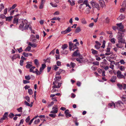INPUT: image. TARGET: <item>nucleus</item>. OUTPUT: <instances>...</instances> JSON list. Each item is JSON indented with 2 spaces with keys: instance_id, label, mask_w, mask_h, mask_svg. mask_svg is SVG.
Returning a JSON list of instances; mask_svg holds the SVG:
<instances>
[{
  "instance_id": "obj_1",
  "label": "nucleus",
  "mask_w": 126,
  "mask_h": 126,
  "mask_svg": "<svg viewBox=\"0 0 126 126\" xmlns=\"http://www.w3.org/2000/svg\"><path fill=\"white\" fill-rule=\"evenodd\" d=\"M28 22V21L26 19H19L18 20V18L16 17L14 18L13 21V23L16 25L21 23L19 27V28L22 31L28 29V28L31 30L32 28L31 25L27 24Z\"/></svg>"
},
{
  "instance_id": "obj_2",
  "label": "nucleus",
  "mask_w": 126,
  "mask_h": 126,
  "mask_svg": "<svg viewBox=\"0 0 126 126\" xmlns=\"http://www.w3.org/2000/svg\"><path fill=\"white\" fill-rule=\"evenodd\" d=\"M90 3L93 7L96 8L98 10L100 9V8L99 4L96 2L94 1L93 0H92L90 1Z\"/></svg>"
},
{
  "instance_id": "obj_3",
  "label": "nucleus",
  "mask_w": 126,
  "mask_h": 126,
  "mask_svg": "<svg viewBox=\"0 0 126 126\" xmlns=\"http://www.w3.org/2000/svg\"><path fill=\"white\" fill-rule=\"evenodd\" d=\"M62 84V83H59L57 81L55 80L53 82V84L54 85L52 87V88H59L60 87Z\"/></svg>"
},
{
  "instance_id": "obj_4",
  "label": "nucleus",
  "mask_w": 126,
  "mask_h": 126,
  "mask_svg": "<svg viewBox=\"0 0 126 126\" xmlns=\"http://www.w3.org/2000/svg\"><path fill=\"white\" fill-rule=\"evenodd\" d=\"M84 3L86 5V7H88L89 8L87 9V10L86 12L87 14H88L90 13V9H91V7L89 5L88 1L87 0H86L84 1Z\"/></svg>"
},
{
  "instance_id": "obj_5",
  "label": "nucleus",
  "mask_w": 126,
  "mask_h": 126,
  "mask_svg": "<svg viewBox=\"0 0 126 126\" xmlns=\"http://www.w3.org/2000/svg\"><path fill=\"white\" fill-rule=\"evenodd\" d=\"M120 70H118L117 72V77L119 79L123 78L125 79V77L124 75L122 74Z\"/></svg>"
},
{
  "instance_id": "obj_6",
  "label": "nucleus",
  "mask_w": 126,
  "mask_h": 126,
  "mask_svg": "<svg viewBox=\"0 0 126 126\" xmlns=\"http://www.w3.org/2000/svg\"><path fill=\"white\" fill-rule=\"evenodd\" d=\"M117 25L118 26V28L119 29L120 31L123 32L125 31V30H122L124 28V26L121 23L117 24Z\"/></svg>"
},
{
  "instance_id": "obj_7",
  "label": "nucleus",
  "mask_w": 126,
  "mask_h": 126,
  "mask_svg": "<svg viewBox=\"0 0 126 126\" xmlns=\"http://www.w3.org/2000/svg\"><path fill=\"white\" fill-rule=\"evenodd\" d=\"M85 4L83 3L82 4H81L79 6V8L80 10H79V11L80 12H81L85 8Z\"/></svg>"
},
{
  "instance_id": "obj_8",
  "label": "nucleus",
  "mask_w": 126,
  "mask_h": 126,
  "mask_svg": "<svg viewBox=\"0 0 126 126\" xmlns=\"http://www.w3.org/2000/svg\"><path fill=\"white\" fill-rule=\"evenodd\" d=\"M52 111H50L51 113H57L58 112V108L57 106H55L53 107L52 108Z\"/></svg>"
},
{
  "instance_id": "obj_9",
  "label": "nucleus",
  "mask_w": 126,
  "mask_h": 126,
  "mask_svg": "<svg viewBox=\"0 0 126 126\" xmlns=\"http://www.w3.org/2000/svg\"><path fill=\"white\" fill-rule=\"evenodd\" d=\"M95 43L96 44L94 46V47L96 49H99L100 48L101 44L97 41H96Z\"/></svg>"
},
{
  "instance_id": "obj_10",
  "label": "nucleus",
  "mask_w": 126,
  "mask_h": 126,
  "mask_svg": "<svg viewBox=\"0 0 126 126\" xmlns=\"http://www.w3.org/2000/svg\"><path fill=\"white\" fill-rule=\"evenodd\" d=\"M124 36V33L123 32H121L120 31L118 32V35L117 36V39H118V37L119 38H122Z\"/></svg>"
},
{
  "instance_id": "obj_11",
  "label": "nucleus",
  "mask_w": 126,
  "mask_h": 126,
  "mask_svg": "<svg viewBox=\"0 0 126 126\" xmlns=\"http://www.w3.org/2000/svg\"><path fill=\"white\" fill-rule=\"evenodd\" d=\"M78 50H77L76 51L74 52L72 56V57H73L74 56H80V53L79 52H78Z\"/></svg>"
},
{
  "instance_id": "obj_12",
  "label": "nucleus",
  "mask_w": 126,
  "mask_h": 126,
  "mask_svg": "<svg viewBox=\"0 0 126 126\" xmlns=\"http://www.w3.org/2000/svg\"><path fill=\"white\" fill-rule=\"evenodd\" d=\"M17 58H20V56L19 54H17L14 55L12 57V61H13L14 60L16 59Z\"/></svg>"
},
{
  "instance_id": "obj_13",
  "label": "nucleus",
  "mask_w": 126,
  "mask_h": 126,
  "mask_svg": "<svg viewBox=\"0 0 126 126\" xmlns=\"http://www.w3.org/2000/svg\"><path fill=\"white\" fill-rule=\"evenodd\" d=\"M32 63L30 62L27 63V65L26 66V67L27 68H30L32 66V65L31 64Z\"/></svg>"
},
{
  "instance_id": "obj_14",
  "label": "nucleus",
  "mask_w": 126,
  "mask_h": 126,
  "mask_svg": "<svg viewBox=\"0 0 126 126\" xmlns=\"http://www.w3.org/2000/svg\"><path fill=\"white\" fill-rule=\"evenodd\" d=\"M61 78L60 76H59L56 75L55 78L54 79V80H56L58 81L61 80Z\"/></svg>"
},
{
  "instance_id": "obj_15",
  "label": "nucleus",
  "mask_w": 126,
  "mask_h": 126,
  "mask_svg": "<svg viewBox=\"0 0 126 126\" xmlns=\"http://www.w3.org/2000/svg\"><path fill=\"white\" fill-rule=\"evenodd\" d=\"M118 43H125V40L123 39L122 38H119L118 37Z\"/></svg>"
},
{
  "instance_id": "obj_16",
  "label": "nucleus",
  "mask_w": 126,
  "mask_h": 126,
  "mask_svg": "<svg viewBox=\"0 0 126 126\" xmlns=\"http://www.w3.org/2000/svg\"><path fill=\"white\" fill-rule=\"evenodd\" d=\"M116 76H112L111 79V82L113 83L115 82L116 79Z\"/></svg>"
},
{
  "instance_id": "obj_17",
  "label": "nucleus",
  "mask_w": 126,
  "mask_h": 126,
  "mask_svg": "<svg viewBox=\"0 0 126 126\" xmlns=\"http://www.w3.org/2000/svg\"><path fill=\"white\" fill-rule=\"evenodd\" d=\"M125 18V16L122 15V14H121L119 17L118 18V19L121 20H122L123 19H124Z\"/></svg>"
},
{
  "instance_id": "obj_18",
  "label": "nucleus",
  "mask_w": 126,
  "mask_h": 126,
  "mask_svg": "<svg viewBox=\"0 0 126 126\" xmlns=\"http://www.w3.org/2000/svg\"><path fill=\"white\" fill-rule=\"evenodd\" d=\"M122 43H119L118 44L116 45V46L119 48H122L124 46L122 44Z\"/></svg>"
},
{
  "instance_id": "obj_19",
  "label": "nucleus",
  "mask_w": 126,
  "mask_h": 126,
  "mask_svg": "<svg viewBox=\"0 0 126 126\" xmlns=\"http://www.w3.org/2000/svg\"><path fill=\"white\" fill-rule=\"evenodd\" d=\"M100 5L103 8L105 6V3L104 2L103 0H101L100 2Z\"/></svg>"
},
{
  "instance_id": "obj_20",
  "label": "nucleus",
  "mask_w": 126,
  "mask_h": 126,
  "mask_svg": "<svg viewBox=\"0 0 126 126\" xmlns=\"http://www.w3.org/2000/svg\"><path fill=\"white\" fill-rule=\"evenodd\" d=\"M68 1L70 3V4L72 6H73L75 4V1L74 0H72V1H71L70 0H68Z\"/></svg>"
},
{
  "instance_id": "obj_21",
  "label": "nucleus",
  "mask_w": 126,
  "mask_h": 126,
  "mask_svg": "<svg viewBox=\"0 0 126 126\" xmlns=\"http://www.w3.org/2000/svg\"><path fill=\"white\" fill-rule=\"evenodd\" d=\"M91 50L92 51V53L94 55L95 54H98L97 51L95 50H94V49L92 48L91 49Z\"/></svg>"
},
{
  "instance_id": "obj_22",
  "label": "nucleus",
  "mask_w": 126,
  "mask_h": 126,
  "mask_svg": "<svg viewBox=\"0 0 126 126\" xmlns=\"http://www.w3.org/2000/svg\"><path fill=\"white\" fill-rule=\"evenodd\" d=\"M13 17V16H10L9 17H6L5 19H6V21H10L12 19Z\"/></svg>"
},
{
  "instance_id": "obj_23",
  "label": "nucleus",
  "mask_w": 126,
  "mask_h": 126,
  "mask_svg": "<svg viewBox=\"0 0 126 126\" xmlns=\"http://www.w3.org/2000/svg\"><path fill=\"white\" fill-rule=\"evenodd\" d=\"M118 68L120 70L122 71H124L125 69V67L122 65L119 66Z\"/></svg>"
},
{
  "instance_id": "obj_24",
  "label": "nucleus",
  "mask_w": 126,
  "mask_h": 126,
  "mask_svg": "<svg viewBox=\"0 0 126 126\" xmlns=\"http://www.w3.org/2000/svg\"><path fill=\"white\" fill-rule=\"evenodd\" d=\"M36 71L33 72V73H36L37 75H39L41 73V72L40 71H39L37 69H36Z\"/></svg>"
},
{
  "instance_id": "obj_25",
  "label": "nucleus",
  "mask_w": 126,
  "mask_h": 126,
  "mask_svg": "<svg viewBox=\"0 0 126 126\" xmlns=\"http://www.w3.org/2000/svg\"><path fill=\"white\" fill-rule=\"evenodd\" d=\"M115 64V62L113 61H111V68L112 69H113L114 65L113 64Z\"/></svg>"
},
{
  "instance_id": "obj_26",
  "label": "nucleus",
  "mask_w": 126,
  "mask_h": 126,
  "mask_svg": "<svg viewBox=\"0 0 126 126\" xmlns=\"http://www.w3.org/2000/svg\"><path fill=\"white\" fill-rule=\"evenodd\" d=\"M69 47H70L71 48H73L75 47L73 44L71 42H69Z\"/></svg>"
},
{
  "instance_id": "obj_27",
  "label": "nucleus",
  "mask_w": 126,
  "mask_h": 126,
  "mask_svg": "<svg viewBox=\"0 0 126 126\" xmlns=\"http://www.w3.org/2000/svg\"><path fill=\"white\" fill-rule=\"evenodd\" d=\"M68 47V46L67 44H65L62 46L61 48L63 49V50H64L65 49H66Z\"/></svg>"
},
{
  "instance_id": "obj_28",
  "label": "nucleus",
  "mask_w": 126,
  "mask_h": 126,
  "mask_svg": "<svg viewBox=\"0 0 126 126\" xmlns=\"http://www.w3.org/2000/svg\"><path fill=\"white\" fill-rule=\"evenodd\" d=\"M81 31V29L79 27H78L76 29L75 32L76 33H78L79 32Z\"/></svg>"
},
{
  "instance_id": "obj_29",
  "label": "nucleus",
  "mask_w": 126,
  "mask_h": 126,
  "mask_svg": "<svg viewBox=\"0 0 126 126\" xmlns=\"http://www.w3.org/2000/svg\"><path fill=\"white\" fill-rule=\"evenodd\" d=\"M106 63L102 62L100 64V66L101 67L104 68L105 67V65L106 64Z\"/></svg>"
},
{
  "instance_id": "obj_30",
  "label": "nucleus",
  "mask_w": 126,
  "mask_h": 126,
  "mask_svg": "<svg viewBox=\"0 0 126 126\" xmlns=\"http://www.w3.org/2000/svg\"><path fill=\"white\" fill-rule=\"evenodd\" d=\"M29 45L31 47H37V45L34 44H32L31 42H29Z\"/></svg>"
},
{
  "instance_id": "obj_31",
  "label": "nucleus",
  "mask_w": 126,
  "mask_h": 126,
  "mask_svg": "<svg viewBox=\"0 0 126 126\" xmlns=\"http://www.w3.org/2000/svg\"><path fill=\"white\" fill-rule=\"evenodd\" d=\"M76 60L79 63H81L83 62L82 59L80 58H77Z\"/></svg>"
},
{
  "instance_id": "obj_32",
  "label": "nucleus",
  "mask_w": 126,
  "mask_h": 126,
  "mask_svg": "<svg viewBox=\"0 0 126 126\" xmlns=\"http://www.w3.org/2000/svg\"><path fill=\"white\" fill-rule=\"evenodd\" d=\"M81 23L83 24H85L87 23V22L84 18H82L81 20Z\"/></svg>"
},
{
  "instance_id": "obj_33",
  "label": "nucleus",
  "mask_w": 126,
  "mask_h": 126,
  "mask_svg": "<svg viewBox=\"0 0 126 126\" xmlns=\"http://www.w3.org/2000/svg\"><path fill=\"white\" fill-rule=\"evenodd\" d=\"M68 52L67 50L64 51V50H62L61 52L62 54L65 55L67 54L68 53Z\"/></svg>"
},
{
  "instance_id": "obj_34",
  "label": "nucleus",
  "mask_w": 126,
  "mask_h": 126,
  "mask_svg": "<svg viewBox=\"0 0 126 126\" xmlns=\"http://www.w3.org/2000/svg\"><path fill=\"white\" fill-rule=\"evenodd\" d=\"M24 103L27 106H30V107H32V104H30L28 102L26 101H24Z\"/></svg>"
},
{
  "instance_id": "obj_35",
  "label": "nucleus",
  "mask_w": 126,
  "mask_h": 126,
  "mask_svg": "<svg viewBox=\"0 0 126 126\" xmlns=\"http://www.w3.org/2000/svg\"><path fill=\"white\" fill-rule=\"evenodd\" d=\"M8 113L7 112H5L3 116V117L6 119H8L7 116Z\"/></svg>"
},
{
  "instance_id": "obj_36",
  "label": "nucleus",
  "mask_w": 126,
  "mask_h": 126,
  "mask_svg": "<svg viewBox=\"0 0 126 126\" xmlns=\"http://www.w3.org/2000/svg\"><path fill=\"white\" fill-rule=\"evenodd\" d=\"M34 62L35 64L37 65H39V63L38 60L37 59H35L34 60Z\"/></svg>"
},
{
  "instance_id": "obj_37",
  "label": "nucleus",
  "mask_w": 126,
  "mask_h": 126,
  "mask_svg": "<svg viewBox=\"0 0 126 126\" xmlns=\"http://www.w3.org/2000/svg\"><path fill=\"white\" fill-rule=\"evenodd\" d=\"M115 104L113 102L111 103V108H115Z\"/></svg>"
},
{
  "instance_id": "obj_38",
  "label": "nucleus",
  "mask_w": 126,
  "mask_h": 126,
  "mask_svg": "<svg viewBox=\"0 0 126 126\" xmlns=\"http://www.w3.org/2000/svg\"><path fill=\"white\" fill-rule=\"evenodd\" d=\"M31 47L30 46H28L26 49H25V51H30L31 49Z\"/></svg>"
},
{
  "instance_id": "obj_39",
  "label": "nucleus",
  "mask_w": 126,
  "mask_h": 126,
  "mask_svg": "<svg viewBox=\"0 0 126 126\" xmlns=\"http://www.w3.org/2000/svg\"><path fill=\"white\" fill-rule=\"evenodd\" d=\"M28 93L30 95L32 94L33 93L32 90L31 89H28Z\"/></svg>"
},
{
  "instance_id": "obj_40",
  "label": "nucleus",
  "mask_w": 126,
  "mask_h": 126,
  "mask_svg": "<svg viewBox=\"0 0 126 126\" xmlns=\"http://www.w3.org/2000/svg\"><path fill=\"white\" fill-rule=\"evenodd\" d=\"M67 33L70 32L71 31V27H69L65 30Z\"/></svg>"
},
{
  "instance_id": "obj_41",
  "label": "nucleus",
  "mask_w": 126,
  "mask_h": 126,
  "mask_svg": "<svg viewBox=\"0 0 126 126\" xmlns=\"http://www.w3.org/2000/svg\"><path fill=\"white\" fill-rule=\"evenodd\" d=\"M35 68L34 66H32L31 67L30 69V72H32L33 73V72H34V71H33V70Z\"/></svg>"
},
{
  "instance_id": "obj_42",
  "label": "nucleus",
  "mask_w": 126,
  "mask_h": 126,
  "mask_svg": "<svg viewBox=\"0 0 126 126\" xmlns=\"http://www.w3.org/2000/svg\"><path fill=\"white\" fill-rule=\"evenodd\" d=\"M14 116V114L12 113H10L9 115V117L10 118H12Z\"/></svg>"
},
{
  "instance_id": "obj_43",
  "label": "nucleus",
  "mask_w": 126,
  "mask_h": 126,
  "mask_svg": "<svg viewBox=\"0 0 126 126\" xmlns=\"http://www.w3.org/2000/svg\"><path fill=\"white\" fill-rule=\"evenodd\" d=\"M0 5L1 6V7L0 8V12H1V11L2 9H4V6L3 4H1Z\"/></svg>"
},
{
  "instance_id": "obj_44",
  "label": "nucleus",
  "mask_w": 126,
  "mask_h": 126,
  "mask_svg": "<svg viewBox=\"0 0 126 126\" xmlns=\"http://www.w3.org/2000/svg\"><path fill=\"white\" fill-rule=\"evenodd\" d=\"M40 121V120L39 119H38L37 120H35L34 122V124H38Z\"/></svg>"
},
{
  "instance_id": "obj_45",
  "label": "nucleus",
  "mask_w": 126,
  "mask_h": 126,
  "mask_svg": "<svg viewBox=\"0 0 126 126\" xmlns=\"http://www.w3.org/2000/svg\"><path fill=\"white\" fill-rule=\"evenodd\" d=\"M49 116L53 118H54L55 117L56 115L53 114H49Z\"/></svg>"
},
{
  "instance_id": "obj_46",
  "label": "nucleus",
  "mask_w": 126,
  "mask_h": 126,
  "mask_svg": "<svg viewBox=\"0 0 126 126\" xmlns=\"http://www.w3.org/2000/svg\"><path fill=\"white\" fill-rule=\"evenodd\" d=\"M110 22V18L108 17H107L105 19V23H108Z\"/></svg>"
},
{
  "instance_id": "obj_47",
  "label": "nucleus",
  "mask_w": 126,
  "mask_h": 126,
  "mask_svg": "<svg viewBox=\"0 0 126 126\" xmlns=\"http://www.w3.org/2000/svg\"><path fill=\"white\" fill-rule=\"evenodd\" d=\"M22 107H20L17 109V110L19 112H22Z\"/></svg>"
},
{
  "instance_id": "obj_48",
  "label": "nucleus",
  "mask_w": 126,
  "mask_h": 126,
  "mask_svg": "<svg viewBox=\"0 0 126 126\" xmlns=\"http://www.w3.org/2000/svg\"><path fill=\"white\" fill-rule=\"evenodd\" d=\"M3 14H1L0 15V18L4 19L6 17Z\"/></svg>"
},
{
  "instance_id": "obj_49",
  "label": "nucleus",
  "mask_w": 126,
  "mask_h": 126,
  "mask_svg": "<svg viewBox=\"0 0 126 126\" xmlns=\"http://www.w3.org/2000/svg\"><path fill=\"white\" fill-rule=\"evenodd\" d=\"M93 64L94 65H98L99 64V62L97 61L93 62Z\"/></svg>"
},
{
  "instance_id": "obj_50",
  "label": "nucleus",
  "mask_w": 126,
  "mask_h": 126,
  "mask_svg": "<svg viewBox=\"0 0 126 126\" xmlns=\"http://www.w3.org/2000/svg\"><path fill=\"white\" fill-rule=\"evenodd\" d=\"M17 5L16 4H14L13 5L12 7H10V10H11V9H14L16 6Z\"/></svg>"
},
{
  "instance_id": "obj_51",
  "label": "nucleus",
  "mask_w": 126,
  "mask_h": 126,
  "mask_svg": "<svg viewBox=\"0 0 126 126\" xmlns=\"http://www.w3.org/2000/svg\"><path fill=\"white\" fill-rule=\"evenodd\" d=\"M23 55L25 57H27L29 56L28 53H25V52H23Z\"/></svg>"
},
{
  "instance_id": "obj_52",
  "label": "nucleus",
  "mask_w": 126,
  "mask_h": 126,
  "mask_svg": "<svg viewBox=\"0 0 126 126\" xmlns=\"http://www.w3.org/2000/svg\"><path fill=\"white\" fill-rule=\"evenodd\" d=\"M119 62L121 64H124L125 63V62L123 59L120 60Z\"/></svg>"
},
{
  "instance_id": "obj_53",
  "label": "nucleus",
  "mask_w": 126,
  "mask_h": 126,
  "mask_svg": "<svg viewBox=\"0 0 126 126\" xmlns=\"http://www.w3.org/2000/svg\"><path fill=\"white\" fill-rule=\"evenodd\" d=\"M25 78L26 79L28 80H29L31 79V78L29 75L25 76Z\"/></svg>"
},
{
  "instance_id": "obj_54",
  "label": "nucleus",
  "mask_w": 126,
  "mask_h": 126,
  "mask_svg": "<svg viewBox=\"0 0 126 126\" xmlns=\"http://www.w3.org/2000/svg\"><path fill=\"white\" fill-rule=\"evenodd\" d=\"M70 65L72 68H74L76 65L75 63L71 62L70 63Z\"/></svg>"
},
{
  "instance_id": "obj_55",
  "label": "nucleus",
  "mask_w": 126,
  "mask_h": 126,
  "mask_svg": "<svg viewBox=\"0 0 126 126\" xmlns=\"http://www.w3.org/2000/svg\"><path fill=\"white\" fill-rule=\"evenodd\" d=\"M117 85L120 89H122L123 87V86L122 85L119 83H118L117 84Z\"/></svg>"
},
{
  "instance_id": "obj_56",
  "label": "nucleus",
  "mask_w": 126,
  "mask_h": 126,
  "mask_svg": "<svg viewBox=\"0 0 126 126\" xmlns=\"http://www.w3.org/2000/svg\"><path fill=\"white\" fill-rule=\"evenodd\" d=\"M116 40L114 38L111 39V42L113 44H114L115 43Z\"/></svg>"
},
{
  "instance_id": "obj_57",
  "label": "nucleus",
  "mask_w": 126,
  "mask_h": 126,
  "mask_svg": "<svg viewBox=\"0 0 126 126\" xmlns=\"http://www.w3.org/2000/svg\"><path fill=\"white\" fill-rule=\"evenodd\" d=\"M126 10V9L125 8H122L120 9V11L121 13L125 12Z\"/></svg>"
},
{
  "instance_id": "obj_58",
  "label": "nucleus",
  "mask_w": 126,
  "mask_h": 126,
  "mask_svg": "<svg viewBox=\"0 0 126 126\" xmlns=\"http://www.w3.org/2000/svg\"><path fill=\"white\" fill-rule=\"evenodd\" d=\"M30 119V117L29 116H28L26 119L25 121L26 123H28L29 122V121Z\"/></svg>"
},
{
  "instance_id": "obj_59",
  "label": "nucleus",
  "mask_w": 126,
  "mask_h": 126,
  "mask_svg": "<svg viewBox=\"0 0 126 126\" xmlns=\"http://www.w3.org/2000/svg\"><path fill=\"white\" fill-rule=\"evenodd\" d=\"M17 49L19 53H20L23 51V50L22 49V47H21L20 48H17Z\"/></svg>"
},
{
  "instance_id": "obj_60",
  "label": "nucleus",
  "mask_w": 126,
  "mask_h": 126,
  "mask_svg": "<svg viewBox=\"0 0 126 126\" xmlns=\"http://www.w3.org/2000/svg\"><path fill=\"white\" fill-rule=\"evenodd\" d=\"M54 104V102L53 101L50 104H49L47 106L48 107H49L52 105H53V104Z\"/></svg>"
},
{
  "instance_id": "obj_61",
  "label": "nucleus",
  "mask_w": 126,
  "mask_h": 126,
  "mask_svg": "<svg viewBox=\"0 0 126 126\" xmlns=\"http://www.w3.org/2000/svg\"><path fill=\"white\" fill-rule=\"evenodd\" d=\"M44 4L41 3L40 5L39 6V8L40 9H42L43 8Z\"/></svg>"
},
{
  "instance_id": "obj_62",
  "label": "nucleus",
  "mask_w": 126,
  "mask_h": 126,
  "mask_svg": "<svg viewBox=\"0 0 126 126\" xmlns=\"http://www.w3.org/2000/svg\"><path fill=\"white\" fill-rule=\"evenodd\" d=\"M25 99L28 102H30V98L28 96H26L25 97Z\"/></svg>"
},
{
  "instance_id": "obj_63",
  "label": "nucleus",
  "mask_w": 126,
  "mask_h": 126,
  "mask_svg": "<svg viewBox=\"0 0 126 126\" xmlns=\"http://www.w3.org/2000/svg\"><path fill=\"white\" fill-rule=\"evenodd\" d=\"M24 61L22 60H20V64L21 66H22L23 65Z\"/></svg>"
},
{
  "instance_id": "obj_64",
  "label": "nucleus",
  "mask_w": 126,
  "mask_h": 126,
  "mask_svg": "<svg viewBox=\"0 0 126 126\" xmlns=\"http://www.w3.org/2000/svg\"><path fill=\"white\" fill-rule=\"evenodd\" d=\"M61 63L59 61H58L57 62V63H56L57 65L58 66H61Z\"/></svg>"
}]
</instances>
